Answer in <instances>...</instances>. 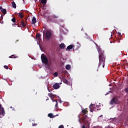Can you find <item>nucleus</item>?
<instances>
[{
    "mask_svg": "<svg viewBox=\"0 0 128 128\" xmlns=\"http://www.w3.org/2000/svg\"><path fill=\"white\" fill-rule=\"evenodd\" d=\"M62 80L63 82H64V84H68V81L66 79L63 78L62 79Z\"/></svg>",
    "mask_w": 128,
    "mask_h": 128,
    "instance_id": "nucleus-14",
    "label": "nucleus"
},
{
    "mask_svg": "<svg viewBox=\"0 0 128 128\" xmlns=\"http://www.w3.org/2000/svg\"><path fill=\"white\" fill-rule=\"evenodd\" d=\"M36 38L37 40H40V33H37L36 34Z\"/></svg>",
    "mask_w": 128,
    "mask_h": 128,
    "instance_id": "nucleus-15",
    "label": "nucleus"
},
{
    "mask_svg": "<svg viewBox=\"0 0 128 128\" xmlns=\"http://www.w3.org/2000/svg\"><path fill=\"white\" fill-rule=\"evenodd\" d=\"M104 52H99V64L98 65V68H100V66L102 65V66L104 68V66H106V56H104Z\"/></svg>",
    "mask_w": 128,
    "mask_h": 128,
    "instance_id": "nucleus-2",
    "label": "nucleus"
},
{
    "mask_svg": "<svg viewBox=\"0 0 128 128\" xmlns=\"http://www.w3.org/2000/svg\"><path fill=\"white\" fill-rule=\"evenodd\" d=\"M110 120H112V122H114V120H116V118H110Z\"/></svg>",
    "mask_w": 128,
    "mask_h": 128,
    "instance_id": "nucleus-29",
    "label": "nucleus"
},
{
    "mask_svg": "<svg viewBox=\"0 0 128 128\" xmlns=\"http://www.w3.org/2000/svg\"><path fill=\"white\" fill-rule=\"evenodd\" d=\"M70 68H71L70 65H66V70H69Z\"/></svg>",
    "mask_w": 128,
    "mask_h": 128,
    "instance_id": "nucleus-22",
    "label": "nucleus"
},
{
    "mask_svg": "<svg viewBox=\"0 0 128 128\" xmlns=\"http://www.w3.org/2000/svg\"><path fill=\"white\" fill-rule=\"evenodd\" d=\"M90 108V112H93L94 110V104H92L90 106H89Z\"/></svg>",
    "mask_w": 128,
    "mask_h": 128,
    "instance_id": "nucleus-9",
    "label": "nucleus"
},
{
    "mask_svg": "<svg viewBox=\"0 0 128 128\" xmlns=\"http://www.w3.org/2000/svg\"><path fill=\"white\" fill-rule=\"evenodd\" d=\"M56 104L55 105V108H58V101H56Z\"/></svg>",
    "mask_w": 128,
    "mask_h": 128,
    "instance_id": "nucleus-28",
    "label": "nucleus"
},
{
    "mask_svg": "<svg viewBox=\"0 0 128 128\" xmlns=\"http://www.w3.org/2000/svg\"><path fill=\"white\" fill-rule=\"evenodd\" d=\"M18 16H19V18H24V15H22V12H20Z\"/></svg>",
    "mask_w": 128,
    "mask_h": 128,
    "instance_id": "nucleus-21",
    "label": "nucleus"
},
{
    "mask_svg": "<svg viewBox=\"0 0 128 128\" xmlns=\"http://www.w3.org/2000/svg\"><path fill=\"white\" fill-rule=\"evenodd\" d=\"M40 3L42 4H46V0H41Z\"/></svg>",
    "mask_w": 128,
    "mask_h": 128,
    "instance_id": "nucleus-20",
    "label": "nucleus"
},
{
    "mask_svg": "<svg viewBox=\"0 0 128 128\" xmlns=\"http://www.w3.org/2000/svg\"><path fill=\"white\" fill-rule=\"evenodd\" d=\"M48 118H54V114L52 113H50L49 114H48Z\"/></svg>",
    "mask_w": 128,
    "mask_h": 128,
    "instance_id": "nucleus-19",
    "label": "nucleus"
},
{
    "mask_svg": "<svg viewBox=\"0 0 128 128\" xmlns=\"http://www.w3.org/2000/svg\"><path fill=\"white\" fill-rule=\"evenodd\" d=\"M24 20H23L20 22V26H22L23 28H26V24H28V22H26V20H28V18H24Z\"/></svg>",
    "mask_w": 128,
    "mask_h": 128,
    "instance_id": "nucleus-6",
    "label": "nucleus"
},
{
    "mask_svg": "<svg viewBox=\"0 0 128 128\" xmlns=\"http://www.w3.org/2000/svg\"><path fill=\"white\" fill-rule=\"evenodd\" d=\"M0 108H2V104H0Z\"/></svg>",
    "mask_w": 128,
    "mask_h": 128,
    "instance_id": "nucleus-36",
    "label": "nucleus"
},
{
    "mask_svg": "<svg viewBox=\"0 0 128 128\" xmlns=\"http://www.w3.org/2000/svg\"><path fill=\"white\" fill-rule=\"evenodd\" d=\"M1 112H0V114H2V116H4L6 114V112H4V108L2 107H1Z\"/></svg>",
    "mask_w": 128,
    "mask_h": 128,
    "instance_id": "nucleus-12",
    "label": "nucleus"
},
{
    "mask_svg": "<svg viewBox=\"0 0 128 128\" xmlns=\"http://www.w3.org/2000/svg\"><path fill=\"white\" fill-rule=\"evenodd\" d=\"M2 7L1 6H0V10H2Z\"/></svg>",
    "mask_w": 128,
    "mask_h": 128,
    "instance_id": "nucleus-35",
    "label": "nucleus"
},
{
    "mask_svg": "<svg viewBox=\"0 0 128 128\" xmlns=\"http://www.w3.org/2000/svg\"><path fill=\"white\" fill-rule=\"evenodd\" d=\"M84 30V28H82V29L81 30Z\"/></svg>",
    "mask_w": 128,
    "mask_h": 128,
    "instance_id": "nucleus-40",
    "label": "nucleus"
},
{
    "mask_svg": "<svg viewBox=\"0 0 128 128\" xmlns=\"http://www.w3.org/2000/svg\"><path fill=\"white\" fill-rule=\"evenodd\" d=\"M82 128H86V126L84 125H82Z\"/></svg>",
    "mask_w": 128,
    "mask_h": 128,
    "instance_id": "nucleus-34",
    "label": "nucleus"
},
{
    "mask_svg": "<svg viewBox=\"0 0 128 128\" xmlns=\"http://www.w3.org/2000/svg\"><path fill=\"white\" fill-rule=\"evenodd\" d=\"M118 104V99L116 97H114L110 102V104Z\"/></svg>",
    "mask_w": 128,
    "mask_h": 128,
    "instance_id": "nucleus-5",
    "label": "nucleus"
},
{
    "mask_svg": "<svg viewBox=\"0 0 128 128\" xmlns=\"http://www.w3.org/2000/svg\"><path fill=\"white\" fill-rule=\"evenodd\" d=\"M60 48L62 49L66 48V45L62 43L60 44Z\"/></svg>",
    "mask_w": 128,
    "mask_h": 128,
    "instance_id": "nucleus-13",
    "label": "nucleus"
},
{
    "mask_svg": "<svg viewBox=\"0 0 128 128\" xmlns=\"http://www.w3.org/2000/svg\"><path fill=\"white\" fill-rule=\"evenodd\" d=\"M43 36L46 40H50L52 38V32L48 30H44Z\"/></svg>",
    "mask_w": 128,
    "mask_h": 128,
    "instance_id": "nucleus-3",
    "label": "nucleus"
},
{
    "mask_svg": "<svg viewBox=\"0 0 128 128\" xmlns=\"http://www.w3.org/2000/svg\"><path fill=\"white\" fill-rule=\"evenodd\" d=\"M72 48H74V45L72 44H70L68 46L67 48H66V50H72Z\"/></svg>",
    "mask_w": 128,
    "mask_h": 128,
    "instance_id": "nucleus-16",
    "label": "nucleus"
},
{
    "mask_svg": "<svg viewBox=\"0 0 128 128\" xmlns=\"http://www.w3.org/2000/svg\"><path fill=\"white\" fill-rule=\"evenodd\" d=\"M10 58H16V56L12 55L11 56H9Z\"/></svg>",
    "mask_w": 128,
    "mask_h": 128,
    "instance_id": "nucleus-25",
    "label": "nucleus"
},
{
    "mask_svg": "<svg viewBox=\"0 0 128 128\" xmlns=\"http://www.w3.org/2000/svg\"><path fill=\"white\" fill-rule=\"evenodd\" d=\"M12 22H16V18H13L12 19Z\"/></svg>",
    "mask_w": 128,
    "mask_h": 128,
    "instance_id": "nucleus-23",
    "label": "nucleus"
},
{
    "mask_svg": "<svg viewBox=\"0 0 128 128\" xmlns=\"http://www.w3.org/2000/svg\"><path fill=\"white\" fill-rule=\"evenodd\" d=\"M97 72H98V69H97Z\"/></svg>",
    "mask_w": 128,
    "mask_h": 128,
    "instance_id": "nucleus-42",
    "label": "nucleus"
},
{
    "mask_svg": "<svg viewBox=\"0 0 128 128\" xmlns=\"http://www.w3.org/2000/svg\"><path fill=\"white\" fill-rule=\"evenodd\" d=\"M58 128H64V126L62 125H60L59 126Z\"/></svg>",
    "mask_w": 128,
    "mask_h": 128,
    "instance_id": "nucleus-33",
    "label": "nucleus"
},
{
    "mask_svg": "<svg viewBox=\"0 0 128 128\" xmlns=\"http://www.w3.org/2000/svg\"><path fill=\"white\" fill-rule=\"evenodd\" d=\"M32 126H38V124H32Z\"/></svg>",
    "mask_w": 128,
    "mask_h": 128,
    "instance_id": "nucleus-31",
    "label": "nucleus"
},
{
    "mask_svg": "<svg viewBox=\"0 0 128 128\" xmlns=\"http://www.w3.org/2000/svg\"><path fill=\"white\" fill-rule=\"evenodd\" d=\"M4 68H5L6 70H8V66L6 65H4Z\"/></svg>",
    "mask_w": 128,
    "mask_h": 128,
    "instance_id": "nucleus-26",
    "label": "nucleus"
},
{
    "mask_svg": "<svg viewBox=\"0 0 128 128\" xmlns=\"http://www.w3.org/2000/svg\"><path fill=\"white\" fill-rule=\"evenodd\" d=\"M119 34H120V32L119 33Z\"/></svg>",
    "mask_w": 128,
    "mask_h": 128,
    "instance_id": "nucleus-44",
    "label": "nucleus"
},
{
    "mask_svg": "<svg viewBox=\"0 0 128 128\" xmlns=\"http://www.w3.org/2000/svg\"><path fill=\"white\" fill-rule=\"evenodd\" d=\"M41 60L44 64H48V59L46 58V56L44 54L41 55Z\"/></svg>",
    "mask_w": 128,
    "mask_h": 128,
    "instance_id": "nucleus-4",
    "label": "nucleus"
},
{
    "mask_svg": "<svg viewBox=\"0 0 128 128\" xmlns=\"http://www.w3.org/2000/svg\"><path fill=\"white\" fill-rule=\"evenodd\" d=\"M48 59H49L50 60H52V57L48 55Z\"/></svg>",
    "mask_w": 128,
    "mask_h": 128,
    "instance_id": "nucleus-30",
    "label": "nucleus"
},
{
    "mask_svg": "<svg viewBox=\"0 0 128 128\" xmlns=\"http://www.w3.org/2000/svg\"><path fill=\"white\" fill-rule=\"evenodd\" d=\"M50 97L51 98L53 102H56V100H54V98L52 96H50Z\"/></svg>",
    "mask_w": 128,
    "mask_h": 128,
    "instance_id": "nucleus-27",
    "label": "nucleus"
},
{
    "mask_svg": "<svg viewBox=\"0 0 128 128\" xmlns=\"http://www.w3.org/2000/svg\"><path fill=\"white\" fill-rule=\"evenodd\" d=\"M54 76H55V78H56V76H58V72H55L54 74Z\"/></svg>",
    "mask_w": 128,
    "mask_h": 128,
    "instance_id": "nucleus-24",
    "label": "nucleus"
},
{
    "mask_svg": "<svg viewBox=\"0 0 128 128\" xmlns=\"http://www.w3.org/2000/svg\"><path fill=\"white\" fill-rule=\"evenodd\" d=\"M54 18H58V16L56 14H52L48 18V19L50 20L51 22H54Z\"/></svg>",
    "mask_w": 128,
    "mask_h": 128,
    "instance_id": "nucleus-7",
    "label": "nucleus"
},
{
    "mask_svg": "<svg viewBox=\"0 0 128 128\" xmlns=\"http://www.w3.org/2000/svg\"><path fill=\"white\" fill-rule=\"evenodd\" d=\"M102 115H101V116H100H100H102Z\"/></svg>",
    "mask_w": 128,
    "mask_h": 128,
    "instance_id": "nucleus-43",
    "label": "nucleus"
},
{
    "mask_svg": "<svg viewBox=\"0 0 128 128\" xmlns=\"http://www.w3.org/2000/svg\"><path fill=\"white\" fill-rule=\"evenodd\" d=\"M46 100H48V98Z\"/></svg>",
    "mask_w": 128,
    "mask_h": 128,
    "instance_id": "nucleus-37",
    "label": "nucleus"
},
{
    "mask_svg": "<svg viewBox=\"0 0 128 128\" xmlns=\"http://www.w3.org/2000/svg\"><path fill=\"white\" fill-rule=\"evenodd\" d=\"M12 8H16V2H12Z\"/></svg>",
    "mask_w": 128,
    "mask_h": 128,
    "instance_id": "nucleus-18",
    "label": "nucleus"
},
{
    "mask_svg": "<svg viewBox=\"0 0 128 128\" xmlns=\"http://www.w3.org/2000/svg\"><path fill=\"white\" fill-rule=\"evenodd\" d=\"M16 22H14V24H12V26H16L17 24H16Z\"/></svg>",
    "mask_w": 128,
    "mask_h": 128,
    "instance_id": "nucleus-32",
    "label": "nucleus"
},
{
    "mask_svg": "<svg viewBox=\"0 0 128 128\" xmlns=\"http://www.w3.org/2000/svg\"><path fill=\"white\" fill-rule=\"evenodd\" d=\"M50 91H52V90H48V92H50Z\"/></svg>",
    "mask_w": 128,
    "mask_h": 128,
    "instance_id": "nucleus-39",
    "label": "nucleus"
},
{
    "mask_svg": "<svg viewBox=\"0 0 128 128\" xmlns=\"http://www.w3.org/2000/svg\"><path fill=\"white\" fill-rule=\"evenodd\" d=\"M88 108L82 110V112H81L80 114L78 116V122L80 124L82 123V122H80V116H82V120L84 124H90L88 121Z\"/></svg>",
    "mask_w": 128,
    "mask_h": 128,
    "instance_id": "nucleus-1",
    "label": "nucleus"
},
{
    "mask_svg": "<svg viewBox=\"0 0 128 128\" xmlns=\"http://www.w3.org/2000/svg\"><path fill=\"white\" fill-rule=\"evenodd\" d=\"M36 17L34 16L32 20V24H36Z\"/></svg>",
    "mask_w": 128,
    "mask_h": 128,
    "instance_id": "nucleus-11",
    "label": "nucleus"
},
{
    "mask_svg": "<svg viewBox=\"0 0 128 128\" xmlns=\"http://www.w3.org/2000/svg\"><path fill=\"white\" fill-rule=\"evenodd\" d=\"M53 88L54 90H58V88H60V84L58 83H56L53 85Z\"/></svg>",
    "mask_w": 128,
    "mask_h": 128,
    "instance_id": "nucleus-10",
    "label": "nucleus"
},
{
    "mask_svg": "<svg viewBox=\"0 0 128 128\" xmlns=\"http://www.w3.org/2000/svg\"><path fill=\"white\" fill-rule=\"evenodd\" d=\"M1 12H2V13L3 14H6V9H4V8L2 9L1 10Z\"/></svg>",
    "mask_w": 128,
    "mask_h": 128,
    "instance_id": "nucleus-17",
    "label": "nucleus"
},
{
    "mask_svg": "<svg viewBox=\"0 0 128 128\" xmlns=\"http://www.w3.org/2000/svg\"><path fill=\"white\" fill-rule=\"evenodd\" d=\"M50 91H52V90H48V92H50Z\"/></svg>",
    "mask_w": 128,
    "mask_h": 128,
    "instance_id": "nucleus-38",
    "label": "nucleus"
},
{
    "mask_svg": "<svg viewBox=\"0 0 128 128\" xmlns=\"http://www.w3.org/2000/svg\"><path fill=\"white\" fill-rule=\"evenodd\" d=\"M18 27L20 28V25L18 24Z\"/></svg>",
    "mask_w": 128,
    "mask_h": 128,
    "instance_id": "nucleus-41",
    "label": "nucleus"
},
{
    "mask_svg": "<svg viewBox=\"0 0 128 128\" xmlns=\"http://www.w3.org/2000/svg\"><path fill=\"white\" fill-rule=\"evenodd\" d=\"M80 48V44L79 42H77V44L76 45H74L73 50H78Z\"/></svg>",
    "mask_w": 128,
    "mask_h": 128,
    "instance_id": "nucleus-8",
    "label": "nucleus"
}]
</instances>
